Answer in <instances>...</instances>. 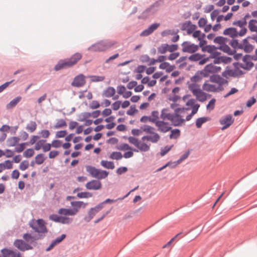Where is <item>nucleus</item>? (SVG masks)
I'll return each instance as SVG.
<instances>
[{
	"instance_id": "1",
	"label": "nucleus",
	"mask_w": 257,
	"mask_h": 257,
	"mask_svg": "<svg viewBox=\"0 0 257 257\" xmlns=\"http://www.w3.org/2000/svg\"><path fill=\"white\" fill-rule=\"evenodd\" d=\"M82 55L81 53L77 52L73 54L70 58L60 59L55 65L54 70L56 71L63 69H67L72 67L81 59Z\"/></svg>"
},
{
	"instance_id": "2",
	"label": "nucleus",
	"mask_w": 257,
	"mask_h": 257,
	"mask_svg": "<svg viewBox=\"0 0 257 257\" xmlns=\"http://www.w3.org/2000/svg\"><path fill=\"white\" fill-rule=\"evenodd\" d=\"M188 84V88L192 92L193 94L196 96V99L200 102H204L207 99V97H210V94H207L199 88V85L197 83H190L189 81L187 82Z\"/></svg>"
},
{
	"instance_id": "3",
	"label": "nucleus",
	"mask_w": 257,
	"mask_h": 257,
	"mask_svg": "<svg viewBox=\"0 0 257 257\" xmlns=\"http://www.w3.org/2000/svg\"><path fill=\"white\" fill-rule=\"evenodd\" d=\"M86 170L92 177L98 180L106 178L109 174V172L106 170L98 169L90 165L86 166Z\"/></svg>"
},
{
	"instance_id": "4",
	"label": "nucleus",
	"mask_w": 257,
	"mask_h": 257,
	"mask_svg": "<svg viewBox=\"0 0 257 257\" xmlns=\"http://www.w3.org/2000/svg\"><path fill=\"white\" fill-rule=\"evenodd\" d=\"M141 129H142L144 132L148 134L153 135V137L151 136H145L143 137L142 138V141H144L147 140L155 143L160 140V137L159 134L153 131V130H155V128L153 126L148 125H144V127L143 128V127H141Z\"/></svg>"
},
{
	"instance_id": "5",
	"label": "nucleus",
	"mask_w": 257,
	"mask_h": 257,
	"mask_svg": "<svg viewBox=\"0 0 257 257\" xmlns=\"http://www.w3.org/2000/svg\"><path fill=\"white\" fill-rule=\"evenodd\" d=\"M46 236V234L44 233H38L37 234L32 235L29 233H26L23 234V239L29 244L33 246H36L37 242V240L43 239Z\"/></svg>"
},
{
	"instance_id": "6",
	"label": "nucleus",
	"mask_w": 257,
	"mask_h": 257,
	"mask_svg": "<svg viewBox=\"0 0 257 257\" xmlns=\"http://www.w3.org/2000/svg\"><path fill=\"white\" fill-rule=\"evenodd\" d=\"M112 45L113 44L109 42L102 41L92 45L88 48V50L93 52H103L110 48Z\"/></svg>"
},
{
	"instance_id": "7",
	"label": "nucleus",
	"mask_w": 257,
	"mask_h": 257,
	"mask_svg": "<svg viewBox=\"0 0 257 257\" xmlns=\"http://www.w3.org/2000/svg\"><path fill=\"white\" fill-rule=\"evenodd\" d=\"M14 245L22 251L33 249V246L32 245L21 239H16L14 242Z\"/></svg>"
},
{
	"instance_id": "8",
	"label": "nucleus",
	"mask_w": 257,
	"mask_h": 257,
	"mask_svg": "<svg viewBox=\"0 0 257 257\" xmlns=\"http://www.w3.org/2000/svg\"><path fill=\"white\" fill-rule=\"evenodd\" d=\"M242 60L244 64L240 63L241 68L249 71L254 66V64L251 61V60L253 61L252 55L246 54L243 57Z\"/></svg>"
},
{
	"instance_id": "9",
	"label": "nucleus",
	"mask_w": 257,
	"mask_h": 257,
	"mask_svg": "<svg viewBox=\"0 0 257 257\" xmlns=\"http://www.w3.org/2000/svg\"><path fill=\"white\" fill-rule=\"evenodd\" d=\"M234 120L231 114H227L222 117L219 119L220 123L223 125L221 130L223 131L228 128L233 123Z\"/></svg>"
},
{
	"instance_id": "10",
	"label": "nucleus",
	"mask_w": 257,
	"mask_h": 257,
	"mask_svg": "<svg viewBox=\"0 0 257 257\" xmlns=\"http://www.w3.org/2000/svg\"><path fill=\"white\" fill-rule=\"evenodd\" d=\"M183 52L194 53L199 49V46L194 44H190L188 41H185L182 44Z\"/></svg>"
},
{
	"instance_id": "11",
	"label": "nucleus",
	"mask_w": 257,
	"mask_h": 257,
	"mask_svg": "<svg viewBox=\"0 0 257 257\" xmlns=\"http://www.w3.org/2000/svg\"><path fill=\"white\" fill-rule=\"evenodd\" d=\"M86 83L85 76L83 74H79L76 76L71 85L76 87H81Z\"/></svg>"
},
{
	"instance_id": "12",
	"label": "nucleus",
	"mask_w": 257,
	"mask_h": 257,
	"mask_svg": "<svg viewBox=\"0 0 257 257\" xmlns=\"http://www.w3.org/2000/svg\"><path fill=\"white\" fill-rule=\"evenodd\" d=\"M85 187L88 190H97L102 188V184L98 180H92L86 184Z\"/></svg>"
},
{
	"instance_id": "13",
	"label": "nucleus",
	"mask_w": 257,
	"mask_h": 257,
	"mask_svg": "<svg viewBox=\"0 0 257 257\" xmlns=\"http://www.w3.org/2000/svg\"><path fill=\"white\" fill-rule=\"evenodd\" d=\"M66 237V235L65 234H62L60 236L53 240L49 246L46 248V251H49L52 250L56 245L61 243Z\"/></svg>"
},
{
	"instance_id": "14",
	"label": "nucleus",
	"mask_w": 257,
	"mask_h": 257,
	"mask_svg": "<svg viewBox=\"0 0 257 257\" xmlns=\"http://www.w3.org/2000/svg\"><path fill=\"white\" fill-rule=\"evenodd\" d=\"M36 223L37 227H38V231H37V233L46 234L48 232V230L45 224L46 223L43 219H38L36 220Z\"/></svg>"
},
{
	"instance_id": "15",
	"label": "nucleus",
	"mask_w": 257,
	"mask_h": 257,
	"mask_svg": "<svg viewBox=\"0 0 257 257\" xmlns=\"http://www.w3.org/2000/svg\"><path fill=\"white\" fill-rule=\"evenodd\" d=\"M168 122L162 120L157 122L156 125L158 127V131L165 133L172 130V127L168 126Z\"/></svg>"
},
{
	"instance_id": "16",
	"label": "nucleus",
	"mask_w": 257,
	"mask_h": 257,
	"mask_svg": "<svg viewBox=\"0 0 257 257\" xmlns=\"http://www.w3.org/2000/svg\"><path fill=\"white\" fill-rule=\"evenodd\" d=\"M251 39V36H248L242 40L243 48L242 49L246 53H250L254 49V46L249 43L248 41V39Z\"/></svg>"
},
{
	"instance_id": "17",
	"label": "nucleus",
	"mask_w": 257,
	"mask_h": 257,
	"mask_svg": "<svg viewBox=\"0 0 257 257\" xmlns=\"http://www.w3.org/2000/svg\"><path fill=\"white\" fill-rule=\"evenodd\" d=\"M87 203H84L81 201H72L71 202V205L73 207L71 209L74 211L73 213L75 215L79 211V209L81 207L84 208L86 207Z\"/></svg>"
},
{
	"instance_id": "18",
	"label": "nucleus",
	"mask_w": 257,
	"mask_h": 257,
	"mask_svg": "<svg viewBox=\"0 0 257 257\" xmlns=\"http://www.w3.org/2000/svg\"><path fill=\"white\" fill-rule=\"evenodd\" d=\"M187 106H190L192 108L191 113L192 114H196L200 107V104L198 103H195V100L194 99H189L186 103Z\"/></svg>"
},
{
	"instance_id": "19",
	"label": "nucleus",
	"mask_w": 257,
	"mask_h": 257,
	"mask_svg": "<svg viewBox=\"0 0 257 257\" xmlns=\"http://www.w3.org/2000/svg\"><path fill=\"white\" fill-rule=\"evenodd\" d=\"M223 35H228L234 39L237 37V29L234 27H229L225 29L223 32Z\"/></svg>"
},
{
	"instance_id": "20",
	"label": "nucleus",
	"mask_w": 257,
	"mask_h": 257,
	"mask_svg": "<svg viewBox=\"0 0 257 257\" xmlns=\"http://www.w3.org/2000/svg\"><path fill=\"white\" fill-rule=\"evenodd\" d=\"M232 65L234 68V70H233V72L234 73V75L232 76V77H239L244 73L242 70L239 69V67L240 68V63L235 62L233 63Z\"/></svg>"
},
{
	"instance_id": "21",
	"label": "nucleus",
	"mask_w": 257,
	"mask_h": 257,
	"mask_svg": "<svg viewBox=\"0 0 257 257\" xmlns=\"http://www.w3.org/2000/svg\"><path fill=\"white\" fill-rule=\"evenodd\" d=\"M164 1L158 0L149 7L152 11V14H155L158 10L159 8L164 4Z\"/></svg>"
},
{
	"instance_id": "22",
	"label": "nucleus",
	"mask_w": 257,
	"mask_h": 257,
	"mask_svg": "<svg viewBox=\"0 0 257 257\" xmlns=\"http://www.w3.org/2000/svg\"><path fill=\"white\" fill-rule=\"evenodd\" d=\"M218 49L220 50L229 55H232L236 52V50H232L226 43L218 47Z\"/></svg>"
},
{
	"instance_id": "23",
	"label": "nucleus",
	"mask_w": 257,
	"mask_h": 257,
	"mask_svg": "<svg viewBox=\"0 0 257 257\" xmlns=\"http://www.w3.org/2000/svg\"><path fill=\"white\" fill-rule=\"evenodd\" d=\"M211 118L208 116H203L199 117L195 121V125L197 128H200L202 124L207 121L211 120Z\"/></svg>"
},
{
	"instance_id": "24",
	"label": "nucleus",
	"mask_w": 257,
	"mask_h": 257,
	"mask_svg": "<svg viewBox=\"0 0 257 257\" xmlns=\"http://www.w3.org/2000/svg\"><path fill=\"white\" fill-rule=\"evenodd\" d=\"M168 109L167 108H163L161 111V118L163 120L167 119L171 121H174L175 115L171 113H166L165 111H168Z\"/></svg>"
},
{
	"instance_id": "25",
	"label": "nucleus",
	"mask_w": 257,
	"mask_h": 257,
	"mask_svg": "<svg viewBox=\"0 0 257 257\" xmlns=\"http://www.w3.org/2000/svg\"><path fill=\"white\" fill-rule=\"evenodd\" d=\"M202 88L204 90H205L208 92H217V89H216V86L214 84H209L207 83V81H205L203 85Z\"/></svg>"
},
{
	"instance_id": "26",
	"label": "nucleus",
	"mask_w": 257,
	"mask_h": 257,
	"mask_svg": "<svg viewBox=\"0 0 257 257\" xmlns=\"http://www.w3.org/2000/svg\"><path fill=\"white\" fill-rule=\"evenodd\" d=\"M21 99L22 97L20 96H17L14 98L8 104H7V108L9 109L15 107Z\"/></svg>"
},
{
	"instance_id": "27",
	"label": "nucleus",
	"mask_w": 257,
	"mask_h": 257,
	"mask_svg": "<svg viewBox=\"0 0 257 257\" xmlns=\"http://www.w3.org/2000/svg\"><path fill=\"white\" fill-rule=\"evenodd\" d=\"M204 72L203 70L197 71L195 75L191 77V81L193 82V83H196L197 82L199 81L202 79V77L200 75H202L204 76Z\"/></svg>"
},
{
	"instance_id": "28",
	"label": "nucleus",
	"mask_w": 257,
	"mask_h": 257,
	"mask_svg": "<svg viewBox=\"0 0 257 257\" xmlns=\"http://www.w3.org/2000/svg\"><path fill=\"white\" fill-rule=\"evenodd\" d=\"M115 89L112 86L108 87L103 92V95L107 97H111L115 93Z\"/></svg>"
},
{
	"instance_id": "29",
	"label": "nucleus",
	"mask_w": 257,
	"mask_h": 257,
	"mask_svg": "<svg viewBox=\"0 0 257 257\" xmlns=\"http://www.w3.org/2000/svg\"><path fill=\"white\" fill-rule=\"evenodd\" d=\"M191 55H190L188 57V59L193 62H197L198 61H199V60L203 57H204L205 55V54H200L199 53H192Z\"/></svg>"
},
{
	"instance_id": "30",
	"label": "nucleus",
	"mask_w": 257,
	"mask_h": 257,
	"mask_svg": "<svg viewBox=\"0 0 257 257\" xmlns=\"http://www.w3.org/2000/svg\"><path fill=\"white\" fill-rule=\"evenodd\" d=\"M20 141L18 137H12L7 140V145L9 147H14L17 145Z\"/></svg>"
},
{
	"instance_id": "31",
	"label": "nucleus",
	"mask_w": 257,
	"mask_h": 257,
	"mask_svg": "<svg viewBox=\"0 0 257 257\" xmlns=\"http://www.w3.org/2000/svg\"><path fill=\"white\" fill-rule=\"evenodd\" d=\"M73 212L74 211L71 208H61L59 209L58 213L61 215L73 216L74 215Z\"/></svg>"
},
{
	"instance_id": "32",
	"label": "nucleus",
	"mask_w": 257,
	"mask_h": 257,
	"mask_svg": "<svg viewBox=\"0 0 257 257\" xmlns=\"http://www.w3.org/2000/svg\"><path fill=\"white\" fill-rule=\"evenodd\" d=\"M170 131L171 133L169 135V138L170 139H176L181 135V131L178 128H172V130Z\"/></svg>"
},
{
	"instance_id": "33",
	"label": "nucleus",
	"mask_w": 257,
	"mask_h": 257,
	"mask_svg": "<svg viewBox=\"0 0 257 257\" xmlns=\"http://www.w3.org/2000/svg\"><path fill=\"white\" fill-rule=\"evenodd\" d=\"M229 44L235 50L236 49H242L243 48V45L239 44L238 40L234 38L231 40Z\"/></svg>"
},
{
	"instance_id": "34",
	"label": "nucleus",
	"mask_w": 257,
	"mask_h": 257,
	"mask_svg": "<svg viewBox=\"0 0 257 257\" xmlns=\"http://www.w3.org/2000/svg\"><path fill=\"white\" fill-rule=\"evenodd\" d=\"M100 165L104 168L108 169H113L115 167L113 162L106 160H102L100 162Z\"/></svg>"
},
{
	"instance_id": "35",
	"label": "nucleus",
	"mask_w": 257,
	"mask_h": 257,
	"mask_svg": "<svg viewBox=\"0 0 257 257\" xmlns=\"http://www.w3.org/2000/svg\"><path fill=\"white\" fill-rule=\"evenodd\" d=\"M96 214V213L91 208L88 211L87 215H86L83 219L85 222H89L92 220Z\"/></svg>"
},
{
	"instance_id": "36",
	"label": "nucleus",
	"mask_w": 257,
	"mask_h": 257,
	"mask_svg": "<svg viewBox=\"0 0 257 257\" xmlns=\"http://www.w3.org/2000/svg\"><path fill=\"white\" fill-rule=\"evenodd\" d=\"M214 65L212 64V63H210L205 66L204 67L203 70V72H204V77H207L208 76V73H212V71L213 69Z\"/></svg>"
},
{
	"instance_id": "37",
	"label": "nucleus",
	"mask_w": 257,
	"mask_h": 257,
	"mask_svg": "<svg viewBox=\"0 0 257 257\" xmlns=\"http://www.w3.org/2000/svg\"><path fill=\"white\" fill-rule=\"evenodd\" d=\"M182 234V232H180L178 234H177L175 236H174L171 239V240L168 241L166 244H165L163 246V248H167L168 247L171 243L174 242V241L178 240L180 238L182 237V236H181Z\"/></svg>"
},
{
	"instance_id": "38",
	"label": "nucleus",
	"mask_w": 257,
	"mask_h": 257,
	"mask_svg": "<svg viewBox=\"0 0 257 257\" xmlns=\"http://www.w3.org/2000/svg\"><path fill=\"white\" fill-rule=\"evenodd\" d=\"M257 21L254 19H251L249 21L248 29L251 32H254L257 30V26L255 25Z\"/></svg>"
},
{
	"instance_id": "39",
	"label": "nucleus",
	"mask_w": 257,
	"mask_h": 257,
	"mask_svg": "<svg viewBox=\"0 0 257 257\" xmlns=\"http://www.w3.org/2000/svg\"><path fill=\"white\" fill-rule=\"evenodd\" d=\"M46 158L44 157L43 154L40 153L35 157V163L37 165H41L45 161Z\"/></svg>"
},
{
	"instance_id": "40",
	"label": "nucleus",
	"mask_w": 257,
	"mask_h": 257,
	"mask_svg": "<svg viewBox=\"0 0 257 257\" xmlns=\"http://www.w3.org/2000/svg\"><path fill=\"white\" fill-rule=\"evenodd\" d=\"M227 40L228 39L227 38H225L222 36H217L214 38L213 41L215 43L219 44L220 46H221L222 45L225 44Z\"/></svg>"
},
{
	"instance_id": "41",
	"label": "nucleus",
	"mask_w": 257,
	"mask_h": 257,
	"mask_svg": "<svg viewBox=\"0 0 257 257\" xmlns=\"http://www.w3.org/2000/svg\"><path fill=\"white\" fill-rule=\"evenodd\" d=\"M150 14H152V11L149 8H148L138 17V19L145 20L148 17Z\"/></svg>"
},
{
	"instance_id": "42",
	"label": "nucleus",
	"mask_w": 257,
	"mask_h": 257,
	"mask_svg": "<svg viewBox=\"0 0 257 257\" xmlns=\"http://www.w3.org/2000/svg\"><path fill=\"white\" fill-rule=\"evenodd\" d=\"M36 128L37 124L36 122L34 121H31L26 127V128L30 133L34 132L36 130Z\"/></svg>"
},
{
	"instance_id": "43",
	"label": "nucleus",
	"mask_w": 257,
	"mask_h": 257,
	"mask_svg": "<svg viewBox=\"0 0 257 257\" xmlns=\"http://www.w3.org/2000/svg\"><path fill=\"white\" fill-rule=\"evenodd\" d=\"M221 75L223 77L227 78V75L232 77V76L234 75V72H233V70L230 69L229 66H226V67L225 68V70L222 73Z\"/></svg>"
},
{
	"instance_id": "44",
	"label": "nucleus",
	"mask_w": 257,
	"mask_h": 257,
	"mask_svg": "<svg viewBox=\"0 0 257 257\" xmlns=\"http://www.w3.org/2000/svg\"><path fill=\"white\" fill-rule=\"evenodd\" d=\"M159 112L157 110H154L152 112L151 114L153 117L150 116V121L153 123H155L156 125V123L158 121H160L158 120L159 116H158Z\"/></svg>"
},
{
	"instance_id": "45",
	"label": "nucleus",
	"mask_w": 257,
	"mask_h": 257,
	"mask_svg": "<svg viewBox=\"0 0 257 257\" xmlns=\"http://www.w3.org/2000/svg\"><path fill=\"white\" fill-rule=\"evenodd\" d=\"M109 158L113 160H119L122 158V155L119 152H113L109 156Z\"/></svg>"
},
{
	"instance_id": "46",
	"label": "nucleus",
	"mask_w": 257,
	"mask_h": 257,
	"mask_svg": "<svg viewBox=\"0 0 257 257\" xmlns=\"http://www.w3.org/2000/svg\"><path fill=\"white\" fill-rule=\"evenodd\" d=\"M92 193L89 192H81L78 193L77 197L79 198H88L92 196Z\"/></svg>"
},
{
	"instance_id": "47",
	"label": "nucleus",
	"mask_w": 257,
	"mask_h": 257,
	"mask_svg": "<svg viewBox=\"0 0 257 257\" xmlns=\"http://www.w3.org/2000/svg\"><path fill=\"white\" fill-rule=\"evenodd\" d=\"M221 77L218 74H212L210 76L209 80L210 82L218 84Z\"/></svg>"
},
{
	"instance_id": "48",
	"label": "nucleus",
	"mask_w": 257,
	"mask_h": 257,
	"mask_svg": "<svg viewBox=\"0 0 257 257\" xmlns=\"http://www.w3.org/2000/svg\"><path fill=\"white\" fill-rule=\"evenodd\" d=\"M129 151L125 152L123 155H122V157L124 158L127 159L131 158L133 156L134 153L133 152H138V151L136 149H133L132 148V149H129Z\"/></svg>"
},
{
	"instance_id": "49",
	"label": "nucleus",
	"mask_w": 257,
	"mask_h": 257,
	"mask_svg": "<svg viewBox=\"0 0 257 257\" xmlns=\"http://www.w3.org/2000/svg\"><path fill=\"white\" fill-rule=\"evenodd\" d=\"M173 147V145H171V146H166L164 148H162L161 149V152L160 153V155L161 156H165L166 154H167L171 150V149L172 148V147Z\"/></svg>"
},
{
	"instance_id": "50",
	"label": "nucleus",
	"mask_w": 257,
	"mask_h": 257,
	"mask_svg": "<svg viewBox=\"0 0 257 257\" xmlns=\"http://www.w3.org/2000/svg\"><path fill=\"white\" fill-rule=\"evenodd\" d=\"M61 216L56 214H52L50 215L49 219L55 222L60 223Z\"/></svg>"
},
{
	"instance_id": "51",
	"label": "nucleus",
	"mask_w": 257,
	"mask_h": 257,
	"mask_svg": "<svg viewBox=\"0 0 257 257\" xmlns=\"http://www.w3.org/2000/svg\"><path fill=\"white\" fill-rule=\"evenodd\" d=\"M34 150L32 148L27 149L23 153L24 157L29 158L32 157L34 154Z\"/></svg>"
},
{
	"instance_id": "52",
	"label": "nucleus",
	"mask_w": 257,
	"mask_h": 257,
	"mask_svg": "<svg viewBox=\"0 0 257 257\" xmlns=\"http://www.w3.org/2000/svg\"><path fill=\"white\" fill-rule=\"evenodd\" d=\"M142 152H147L150 150V146L148 145L145 143H140V145H139L137 147Z\"/></svg>"
},
{
	"instance_id": "53",
	"label": "nucleus",
	"mask_w": 257,
	"mask_h": 257,
	"mask_svg": "<svg viewBox=\"0 0 257 257\" xmlns=\"http://www.w3.org/2000/svg\"><path fill=\"white\" fill-rule=\"evenodd\" d=\"M3 257H9L11 256L12 253L13 252V250L4 248L1 250Z\"/></svg>"
},
{
	"instance_id": "54",
	"label": "nucleus",
	"mask_w": 257,
	"mask_h": 257,
	"mask_svg": "<svg viewBox=\"0 0 257 257\" xmlns=\"http://www.w3.org/2000/svg\"><path fill=\"white\" fill-rule=\"evenodd\" d=\"M67 125L66 122L63 119H60L58 120L57 122L54 126V127L56 128H61Z\"/></svg>"
},
{
	"instance_id": "55",
	"label": "nucleus",
	"mask_w": 257,
	"mask_h": 257,
	"mask_svg": "<svg viewBox=\"0 0 257 257\" xmlns=\"http://www.w3.org/2000/svg\"><path fill=\"white\" fill-rule=\"evenodd\" d=\"M138 110L137 109H136V105L135 104H133V105H132L131 106H130V109H128L127 111H126V114L128 115H130V116H133L134 115L135 113H136L137 112H138Z\"/></svg>"
},
{
	"instance_id": "56",
	"label": "nucleus",
	"mask_w": 257,
	"mask_h": 257,
	"mask_svg": "<svg viewBox=\"0 0 257 257\" xmlns=\"http://www.w3.org/2000/svg\"><path fill=\"white\" fill-rule=\"evenodd\" d=\"M26 145H29L28 142L23 143L19 144V146L15 148V152L21 153L25 149Z\"/></svg>"
},
{
	"instance_id": "57",
	"label": "nucleus",
	"mask_w": 257,
	"mask_h": 257,
	"mask_svg": "<svg viewBox=\"0 0 257 257\" xmlns=\"http://www.w3.org/2000/svg\"><path fill=\"white\" fill-rule=\"evenodd\" d=\"M128 140L129 142L134 145L135 146H136L137 148L138 146L139 145H140V142L139 141V140L134 137H129L128 138Z\"/></svg>"
},
{
	"instance_id": "58",
	"label": "nucleus",
	"mask_w": 257,
	"mask_h": 257,
	"mask_svg": "<svg viewBox=\"0 0 257 257\" xmlns=\"http://www.w3.org/2000/svg\"><path fill=\"white\" fill-rule=\"evenodd\" d=\"M247 24L246 21L243 20V18L241 20H238L234 21L232 23L233 25H236L240 28H242L244 26Z\"/></svg>"
},
{
	"instance_id": "59",
	"label": "nucleus",
	"mask_w": 257,
	"mask_h": 257,
	"mask_svg": "<svg viewBox=\"0 0 257 257\" xmlns=\"http://www.w3.org/2000/svg\"><path fill=\"white\" fill-rule=\"evenodd\" d=\"M29 165L28 161L24 160L21 163L19 166V169L22 171H24L29 167Z\"/></svg>"
},
{
	"instance_id": "60",
	"label": "nucleus",
	"mask_w": 257,
	"mask_h": 257,
	"mask_svg": "<svg viewBox=\"0 0 257 257\" xmlns=\"http://www.w3.org/2000/svg\"><path fill=\"white\" fill-rule=\"evenodd\" d=\"M72 219L66 216H61L60 223L62 224H68L72 222Z\"/></svg>"
},
{
	"instance_id": "61",
	"label": "nucleus",
	"mask_w": 257,
	"mask_h": 257,
	"mask_svg": "<svg viewBox=\"0 0 257 257\" xmlns=\"http://www.w3.org/2000/svg\"><path fill=\"white\" fill-rule=\"evenodd\" d=\"M216 99L215 98L211 99L206 105L207 109L212 110L214 108Z\"/></svg>"
},
{
	"instance_id": "62",
	"label": "nucleus",
	"mask_w": 257,
	"mask_h": 257,
	"mask_svg": "<svg viewBox=\"0 0 257 257\" xmlns=\"http://www.w3.org/2000/svg\"><path fill=\"white\" fill-rule=\"evenodd\" d=\"M67 134V132L66 130L58 131L56 134L55 137L56 138H62L65 137Z\"/></svg>"
},
{
	"instance_id": "63",
	"label": "nucleus",
	"mask_w": 257,
	"mask_h": 257,
	"mask_svg": "<svg viewBox=\"0 0 257 257\" xmlns=\"http://www.w3.org/2000/svg\"><path fill=\"white\" fill-rule=\"evenodd\" d=\"M117 149L121 151H126L128 150L129 149H132V147L127 144L123 143L120 145L119 147H117Z\"/></svg>"
},
{
	"instance_id": "64",
	"label": "nucleus",
	"mask_w": 257,
	"mask_h": 257,
	"mask_svg": "<svg viewBox=\"0 0 257 257\" xmlns=\"http://www.w3.org/2000/svg\"><path fill=\"white\" fill-rule=\"evenodd\" d=\"M207 20L206 18H201L198 22V26L200 28H203L207 24Z\"/></svg>"
}]
</instances>
